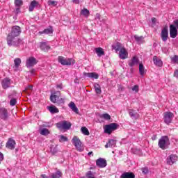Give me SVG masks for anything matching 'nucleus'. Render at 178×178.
Here are the masks:
<instances>
[{"mask_svg": "<svg viewBox=\"0 0 178 178\" xmlns=\"http://www.w3.org/2000/svg\"><path fill=\"white\" fill-rule=\"evenodd\" d=\"M158 145L161 149H168V148H169V145H170L169 137L168 136H162L159 140Z\"/></svg>", "mask_w": 178, "mask_h": 178, "instance_id": "1", "label": "nucleus"}, {"mask_svg": "<svg viewBox=\"0 0 178 178\" xmlns=\"http://www.w3.org/2000/svg\"><path fill=\"white\" fill-rule=\"evenodd\" d=\"M56 126L60 130H69L72 127V123L66 120L58 122L56 124Z\"/></svg>", "mask_w": 178, "mask_h": 178, "instance_id": "2", "label": "nucleus"}, {"mask_svg": "<svg viewBox=\"0 0 178 178\" xmlns=\"http://www.w3.org/2000/svg\"><path fill=\"white\" fill-rule=\"evenodd\" d=\"M58 63H60L63 66H70L72 63H74V60L72 58H65L63 56H58Z\"/></svg>", "mask_w": 178, "mask_h": 178, "instance_id": "3", "label": "nucleus"}, {"mask_svg": "<svg viewBox=\"0 0 178 178\" xmlns=\"http://www.w3.org/2000/svg\"><path fill=\"white\" fill-rule=\"evenodd\" d=\"M118 127H119V124L116 123H111L110 124H107L105 126L104 133L106 134H112V131L118 130Z\"/></svg>", "mask_w": 178, "mask_h": 178, "instance_id": "4", "label": "nucleus"}, {"mask_svg": "<svg viewBox=\"0 0 178 178\" xmlns=\"http://www.w3.org/2000/svg\"><path fill=\"white\" fill-rule=\"evenodd\" d=\"M72 144H74L76 149L77 151H79V152H82V151H84V148H83V146L81 145V141L77 136H74L72 140Z\"/></svg>", "mask_w": 178, "mask_h": 178, "instance_id": "5", "label": "nucleus"}, {"mask_svg": "<svg viewBox=\"0 0 178 178\" xmlns=\"http://www.w3.org/2000/svg\"><path fill=\"white\" fill-rule=\"evenodd\" d=\"M22 33V29L19 26H14L12 27L11 32L8 35H12L13 37H19Z\"/></svg>", "mask_w": 178, "mask_h": 178, "instance_id": "6", "label": "nucleus"}, {"mask_svg": "<svg viewBox=\"0 0 178 178\" xmlns=\"http://www.w3.org/2000/svg\"><path fill=\"white\" fill-rule=\"evenodd\" d=\"M174 115L171 112L164 113V123L166 124H170L172 123V119H173Z\"/></svg>", "mask_w": 178, "mask_h": 178, "instance_id": "7", "label": "nucleus"}, {"mask_svg": "<svg viewBox=\"0 0 178 178\" xmlns=\"http://www.w3.org/2000/svg\"><path fill=\"white\" fill-rule=\"evenodd\" d=\"M168 38H169V31L168 29V26H165L161 30V40L163 42H166V41H168Z\"/></svg>", "mask_w": 178, "mask_h": 178, "instance_id": "8", "label": "nucleus"}, {"mask_svg": "<svg viewBox=\"0 0 178 178\" xmlns=\"http://www.w3.org/2000/svg\"><path fill=\"white\" fill-rule=\"evenodd\" d=\"M60 97V91L54 92L50 95V101L53 104H56L58 102L57 99H59Z\"/></svg>", "mask_w": 178, "mask_h": 178, "instance_id": "9", "label": "nucleus"}, {"mask_svg": "<svg viewBox=\"0 0 178 178\" xmlns=\"http://www.w3.org/2000/svg\"><path fill=\"white\" fill-rule=\"evenodd\" d=\"M38 61L34 57H29L26 60V67H33L35 65H37Z\"/></svg>", "mask_w": 178, "mask_h": 178, "instance_id": "10", "label": "nucleus"}, {"mask_svg": "<svg viewBox=\"0 0 178 178\" xmlns=\"http://www.w3.org/2000/svg\"><path fill=\"white\" fill-rule=\"evenodd\" d=\"M140 62V60H138V57L136 56H134L131 60L128 61V65L129 67H134V66H137Z\"/></svg>", "mask_w": 178, "mask_h": 178, "instance_id": "11", "label": "nucleus"}, {"mask_svg": "<svg viewBox=\"0 0 178 178\" xmlns=\"http://www.w3.org/2000/svg\"><path fill=\"white\" fill-rule=\"evenodd\" d=\"M0 118L2 119V120H8L9 115L6 108H0Z\"/></svg>", "mask_w": 178, "mask_h": 178, "instance_id": "12", "label": "nucleus"}, {"mask_svg": "<svg viewBox=\"0 0 178 178\" xmlns=\"http://www.w3.org/2000/svg\"><path fill=\"white\" fill-rule=\"evenodd\" d=\"M6 147L8 149H15L16 147V141H15V140L10 138L6 144Z\"/></svg>", "mask_w": 178, "mask_h": 178, "instance_id": "13", "label": "nucleus"}, {"mask_svg": "<svg viewBox=\"0 0 178 178\" xmlns=\"http://www.w3.org/2000/svg\"><path fill=\"white\" fill-rule=\"evenodd\" d=\"M170 37L171 38H176L177 37V29L175 25H170Z\"/></svg>", "mask_w": 178, "mask_h": 178, "instance_id": "14", "label": "nucleus"}, {"mask_svg": "<svg viewBox=\"0 0 178 178\" xmlns=\"http://www.w3.org/2000/svg\"><path fill=\"white\" fill-rule=\"evenodd\" d=\"M128 112L130 118L134 120H137L140 118V114L134 109H129Z\"/></svg>", "mask_w": 178, "mask_h": 178, "instance_id": "15", "label": "nucleus"}, {"mask_svg": "<svg viewBox=\"0 0 178 178\" xmlns=\"http://www.w3.org/2000/svg\"><path fill=\"white\" fill-rule=\"evenodd\" d=\"M119 56L120 59H127V56H129V53L127 52V50H126V48L123 47L120 49L119 52Z\"/></svg>", "mask_w": 178, "mask_h": 178, "instance_id": "16", "label": "nucleus"}, {"mask_svg": "<svg viewBox=\"0 0 178 178\" xmlns=\"http://www.w3.org/2000/svg\"><path fill=\"white\" fill-rule=\"evenodd\" d=\"M177 161V156L175 154H171L167 158V164L173 165Z\"/></svg>", "mask_w": 178, "mask_h": 178, "instance_id": "17", "label": "nucleus"}, {"mask_svg": "<svg viewBox=\"0 0 178 178\" xmlns=\"http://www.w3.org/2000/svg\"><path fill=\"white\" fill-rule=\"evenodd\" d=\"M96 165L99 168H106L107 163H106V160L102 158H99L96 161Z\"/></svg>", "mask_w": 178, "mask_h": 178, "instance_id": "18", "label": "nucleus"}, {"mask_svg": "<svg viewBox=\"0 0 178 178\" xmlns=\"http://www.w3.org/2000/svg\"><path fill=\"white\" fill-rule=\"evenodd\" d=\"M1 86L3 90L9 88L10 87V79L5 78L1 82Z\"/></svg>", "mask_w": 178, "mask_h": 178, "instance_id": "19", "label": "nucleus"}, {"mask_svg": "<svg viewBox=\"0 0 178 178\" xmlns=\"http://www.w3.org/2000/svg\"><path fill=\"white\" fill-rule=\"evenodd\" d=\"M34 8H40V3L35 0L31 2L29 8V12H33V10H34Z\"/></svg>", "mask_w": 178, "mask_h": 178, "instance_id": "20", "label": "nucleus"}, {"mask_svg": "<svg viewBox=\"0 0 178 178\" xmlns=\"http://www.w3.org/2000/svg\"><path fill=\"white\" fill-rule=\"evenodd\" d=\"M153 62H154V64L156 66H158L159 67H162V66L163 65V63L162 62V60L158 58V56H154L153 57Z\"/></svg>", "mask_w": 178, "mask_h": 178, "instance_id": "21", "label": "nucleus"}, {"mask_svg": "<svg viewBox=\"0 0 178 178\" xmlns=\"http://www.w3.org/2000/svg\"><path fill=\"white\" fill-rule=\"evenodd\" d=\"M83 76H86V77H89L90 79H98L99 77V75L96 72H85L83 74Z\"/></svg>", "mask_w": 178, "mask_h": 178, "instance_id": "22", "label": "nucleus"}, {"mask_svg": "<svg viewBox=\"0 0 178 178\" xmlns=\"http://www.w3.org/2000/svg\"><path fill=\"white\" fill-rule=\"evenodd\" d=\"M40 49L44 51V52H48L51 49V47L47 44L45 42H40Z\"/></svg>", "mask_w": 178, "mask_h": 178, "instance_id": "23", "label": "nucleus"}, {"mask_svg": "<svg viewBox=\"0 0 178 178\" xmlns=\"http://www.w3.org/2000/svg\"><path fill=\"white\" fill-rule=\"evenodd\" d=\"M17 36H12V35H8L7 44L9 47H12L13 42H15Z\"/></svg>", "mask_w": 178, "mask_h": 178, "instance_id": "24", "label": "nucleus"}, {"mask_svg": "<svg viewBox=\"0 0 178 178\" xmlns=\"http://www.w3.org/2000/svg\"><path fill=\"white\" fill-rule=\"evenodd\" d=\"M123 47H124L119 42H116L115 43H113L112 44V49H115L116 52H118V51H120V49H122V48Z\"/></svg>", "mask_w": 178, "mask_h": 178, "instance_id": "25", "label": "nucleus"}, {"mask_svg": "<svg viewBox=\"0 0 178 178\" xmlns=\"http://www.w3.org/2000/svg\"><path fill=\"white\" fill-rule=\"evenodd\" d=\"M120 177L121 178H136V175L131 172H128L122 173Z\"/></svg>", "mask_w": 178, "mask_h": 178, "instance_id": "26", "label": "nucleus"}, {"mask_svg": "<svg viewBox=\"0 0 178 178\" xmlns=\"http://www.w3.org/2000/svg\"><path fill=\"white\" fill-rule=\"evenodd\" d=\"M54 33V28L52 26H49L42 31H40L39 34H52Z\"/></svg>", "mask_w": 178, "mask_h": 178, "instance_id": "27", "label": "nucleus"}, {"mask_svg": "<svg viewBox=\"0 0 178 178\" xmlns=\"http://www.w3.org/2000/svg\"><path fill=\"white\" fill-rule=\"evenodd\" d=\"M95 52L99 58H101V56H104V55H105V51H104V49L101 47L95 48Z\"/></svg>", "mask_w": 178, "mask_h": 178, "instance_id": "28", "label": "nucleus"}, {"mask_svg": "<svg viewBox=\"0 0 178 178\" xmlns=\"http://www.w3.org/2000/svg\"><path fill=\"white\" fill-rule=\"evenodd\" d=\"M68 106L73 112H74L75 113H79V108H77V106H76L74 102H71Z\"/></svg>", "mask_w": 178, "mask_h": 178, "instance_id": "29", "label": "nucleus"}, {"mask_svg": "<svg viewBox=\"0 0 178 178\" xmlns=\"http://www.w3.org/2000/svg\"><path fill=\"white\" fill-rule=\"evenodd\" d=\"M47 109L52 114H54V113H59V109H58V108H56V106H48Z\"/></svg>", "mask_w": 178, "mask_h": 178, "instance_id": "30", "label": "nucleus"}, {"mask_svg": "<svg viewBox=\"0 0 178 178\" xmlns=\"http://www.w3.org/2000/svg\"><path fill=\"white\" fill-rule=\"evenodd\" d=\"M134 39L136 42H138V44H143L144 42V36H138L137 35H135Z\"/></svg>", "mask_w": 178, "mask_h": 178, "instance_id": "31", "label": "nucleus"}, {"mask_svg": "<svg viewBox=\"0 0 178 178\" xmlns=\"http://www.w3.org/2000/svg\"><path fill=\"white\" fill-rule=\"evenodd\" d=\"M21 44H22V39L19 38H15V40L14 42H13L12 46L13 47H19L21 45Z\"/></svg>", "mask_w": 178, "mask_h": 178, "instance_id": "32", "label": "nucleus"}, {"mask_svg": "<svg viewBox=\"0 0 178 178\" xmlns=\"http://www.w3.org/2000/svg\"><path fill=\"white\" fill-rule=\"evenodd\" d=\"M94 87L96 94H101V92H102V90H101V86H99V84L95 83L94 84Z\"/></svg>", "mask_w": 178, "mask_h": 178, "instance_id": "33", "label": "nucleus"}, {"mask_svg": "<svg viewBox=\"0 0 178 178\" xmlns=\"http://www.w3.org/2000/svg\"><path fill=\"white\" fill-rule=\"evenodd\" d=\"M139 73L140 76H144L145 73V67H144V65H143V63L139 64Z\"/></svg>", "mask_w": 178, "mask_h": 178, "instance_id": "34", "label": "nucleus"}, {"mask_svg": "<svg viewBox=\"0 0 178 178\" xmlns=\"http://www.w3.org/2000/svg\"><path fill=\"white\" fill-rule=\"evenodd\" d=\"M62 176V172L60 171H57L53 174H51V178H60Z\"/></svg>", "mask_w": 178, "mask_h": 178, "instance_id": "35", "label": "nucleus"}, {"mask_svg": "<svg viewBox=\"0 0 178 178\" xmlns=\"http://www.w3.org/2000/svg\"><path fill=\"white\" fill-rule=\"evenodd\" d=\"M81 133L84 134V136H90V131H88V129L86 127H83L81 129Z\"/></svg>", "mask_w": 178, "mask_h": 178, "instance_id": "36", "label": "nucleus"}, {"mask_svg": "<svg viewBox=\"0 0 178 178\" xmlns=\"http://www.w3.org/2000/svg\"><path fill=\"white\" fill-rule=\"evenodd\" d=\"M108 146L111 148H113L114 147H116V140L111 139L108 140Z\"/></svg>", "mask_w": 178, "mask_h": 178, "instance_id": "37", "label": "nucleus"}, {"mask_svg": "<svg viewBox=\"0 0 178 178\" xmlns=\"http://www.w3.org/2000/svg\"><path fill=\"white\" fill-rule=\"evenodd\" d=\"M14 63H15V67H19V66H20L22 63V59H20V58H16L14 60Z\"/></svg>", "mask_w": 178, "mask_h": 178, "instance_id": "38", "label": "nucleus"}, {"mask_svg": "<svg viewBox=\"0 0 178 178\" xmlns=\"http://www.w3.org/2000/svg\"><path fill=\"white\" fill-rule=\"evenodd\" d=\"M81 15H83V16H86L87 17L90 16V10H87V8H84L81 10Z\"/></svg>", "mask_w": 178, "mask_h": 178, "instance_id": "39", "label": "nucleus"}, {"mask_svg": "<svg viewBox=\"0 0 178 178\" xmlns=\"http://www.w3.org/2000/svg\"><path fill=\"white\" fill-rule=\"evenodd\" d=\"M40 134L42 136H48V134H49V130H48L47 128H43L40 131Z\"/></svg>", "mask_w": 178, "mask_h": 178, "instance_id": "40", "label": "nucleus"}, {"mask_svg": "<svg viewBox=\"0 0 178 178\" xmlns=\"http://www.w3.org/2000/svg\"><path fill=\"white\" fill-rule=\"evenodd\" d=\"M100 118L104 119L105 120H111V115L108 113H104L100 115Z\"/></svg>", "mask_w": 178, "mask_h": 178, "instance_id": "41", "label": "nucleus"}, {"mask_svg": "<svg viewBox=\"0 0 178 178\" xmlns=\"http://www.w3.org/2000/svg\"><path fill=\"white\" fill-rule=\"evenodd\" d=\"M29 91H33V86L32 85H29L28 87L25 88L24 90V92H26L28 94V95H30V92Z\"/></svg>", "mask_w": 178, "mask_h": 178, "instance_id": "42", "label": "nucleus"}, {"mask_svg": "<svg viewBox=\"0 0 178 178\" xmlns=\"http://www.w3.org/2000/svg\"><path fill=\"white\" fill-rule=\"evenodd\" d=\"M50 152H51V154L53 155H55V154H56V152H58V147L52 145L50 147Z\"/></svg>", "mask_w": 178, "mask_h": 178, "instance_id": "43", "label": "nucleus"}, {"mask_svg": "<svg viewBox=\"0 0 178 178\" xmlns=\"http://www.w3.org/2000/svg\"><path fill=\"white\" fill-rule=\"evenodd\" d=\"M59 141L60 143H65L66 141H69V139L67 138V137L63 136V135H60L59 136Z\"/></svg>", "mask_w": 178, "mask_h": 178, "instance_id": "44", "label": "nucleus"}, {"mask_svg": "<svg viewBox=\"0 0 178 178\" xmlns=\"http://www.w3.org/2000/svg\"><path fill=\"white\" fill-rule=\"evenodd\" d=\"M15 5L17 6V8H20L23 5V1L22 0H15Z\"/></svg>", "mask_w": 178, "mask_h": 178, "instance_id": "45", "label": "nucleus"}, {"mask_svg": "<svg viewBox=\"0 0 178 178\" xmlns=\"http://www.w3.org/2000/svg\"><path fill=\"white\" fill-rule=\"evenodd\" d=\"M48 5L49 6H56V5H58V1L49 0L48 1Z\"/></svg>", "mask_w": 178, "mask_h": 178, "instance_id": "46", "label": "nucleus"}, {"mask_svg": "<svg viewBox=\"0 0 178 178\" xmlns=\"http://www.w3.org/2000/svg\"><path fill=\"white\" fill-rule=\"evenodd\" d=\"M141 170H142V173H143V175H148V173H149V170L148 169L147 167L142 168Z\"/></svg>", "mask_w": 178, "mask_h": 178, "instance_id": "47", "label": "nucleus"}, {"mask_svg": "<svg viewBox=\"0 0 178 178\" xmlns=\"http://www.w3.org/2000/svg\"><path fill=\"white\" fill-rule=\"evenodd\" d=\"M171 62H173V63H178V56H174L173 57H171Z\"/></svg>", "mask_w": 178, "mask_h": 178, "instance_id": "48", "label": "nucleus"}, {"mask_svg": "<svg viewBox=\"0 0 178 178\" xmlns=\"http://www.w3.org/2000/svg\"><path fill=\"white\" fill-rule=\"evenodd\" d=\"M58 105H61V104H65V99L63 98L58 99L57 103Z\"/></svg>", "mask_w": 178, "mask_h": 178, "instance_id": "49", "label": "nucleus"}, {"mask_svg": "<svg viewBox=\"0 0 178 178\" xmlns=\"http://www.w3.org/2000/svg\"><path fill=\"white\" fill-rule=\"evenodd\" d=\"M16 99H12L10 101V105L11 106H15V105H16Z\"/></svg>", "mask_w": 178, "mask_h": 178, "instance_id": "50", "label": "nucleus"}, {"mask_svg": "<svg viewBox=\"0 0 178 178\" xmlns=\"http://www.w3.org/2000/svg\"><path fill=\"white\" fill-rule=\"evenodd\" d=\"M138 85H135L133 88H132V91H135V92H138Z\"/></svg>", "mask_w": 178, "mask_h": 178, "instance_id": "51", "label": "nucleus"}, {"mask_svg": "<svg viewBox=\"0 0 178 178\" xmlns=\"http://www.w3.org/2000/svg\"><path fill=\"white\" fill-rule=\"evenodd\" d=\"M172 25L176 27L177 30H178V19L174 20Z\"/></svg>", "mask_w": 178, "mask_h": 178, "instance_id": "52", "label": "nucleus"}, {"mask_svg": "<svg viewBox=\"0 0 178 178\" xmlns=\"http://www.w3.org/2000/svg\"><path fill=\"white\" fill-rule=\"evenodd\" d=\"M95 19L96 20H99L101 22V15L99 13H97L95 15Z\"/></svg>", "mask_w": 178, "mask_h": 178, "instance_id": "53", "label": "nucleus"}, {"mask_svg": "<svg viewBox=\"0 0 178 178\" xmlns=\"http://www.w3.org/2000/svg\"><path fill=\"white\" fill-rule=\"evenodd\" d=\"M152 23L154 26H155V24H156V18L155 17H152Z\"/></svg>", "mask_w": 178, "mask_h": 178, "instance_id": "54", "label": "nucleus"}, {"mask_svg": "<svg viewBox=\"0 0 178 178\" xmlns=\"http://www.w3.org/2000/svg\"><path fill=\"white\" fill-rule=\"evenodd\" d=\"M3 161V154H2L1 152H0V161Z\"/></svg>", "mask_w": 178, "mask_h": 178, "instance_id": "55", "label": "nucleus"}, {"mask_svg": "<svg viewBox=\"0 0 178 178\" xmlns=\"http://www.w3.org/2000/svg\"><path fill=\"white\" fill-rule=\"evenodd\" d=\"M72 2H73L74 3L78 4V3H79L80 0H72Z\"/></svg>", "mask_w": 178, "mask_h": 178, "instance_id": "56", "label": "nucleus"}, {"mask_svg": "<svg viewBox=\"0 0 178 178\" xmlns=\"http://www.w3.org/2000/svg\"><path fill=\"white\" fill-rule=\"evenodd\" d=\"M41 177H42V178H49V177H48V176H47V175H45V174L42 175H41Z\"/></svg>", "mask_w": 178, "mask_h": 178, "instance_id": "57", "label": "nucleus"}, {"mask_svg": "<svg viewBox=\"0 0 178 178\" xmlns=\"http://www.w3.org/2000/svg\"><path fill=\"white\" fill-rule=\"evenodd\" d=\"M62 86H63L62 84H59L56 86L57 88H60V90H62Z\"/></svg>", "mask_w": 178, "mask_h": 178, "instance_id": "58", "label": "nucleus"}, {"mask_svg": "<svg viewBox=\"0 0 178 178\" xmlns=\"http://www.w3.org/2000/svg\"><path fill=\"white\" fill-rule=\"evenodd\" d=\"M88 156H91V155L93 156H94V153L92 152H90L88 154Z\"/></svg>", "mask_w": 178, "mask_h": 178, "instance_id": "59", "label": "nucleus"}, {"mask_svg": "<svg viewBox=\"0 0 178 178\" xmlns=\"http://www.w3.org/2000/svg\"><path fill=\"white\" fill-rule=\"evenodd\" d=\"M19 12H20V8L18 7L16 8V13H19Z\"/></svg>", "mask_w": 178, "mask_h": 178, "instance_id": "60", "label": "nucleus"}, {"mask_svg": "<svg viewBox=\"0 0 178 178\" xmlns=\"http://www.w3.org/2000/svg\"><path fill=\"white\" fill-rule=\"evenodd\" d=\"M34 72H35V70L32 69V70H31V74H34Z\"/></svg>", "mask_w": 178, "mask_h": 178, "instance_id": "61", "label": "nucleus"}, {"mask_svg": "<svg viewBox=\"0 0 178 178\" xmlns=\"http://www.w3.org/2000/svg\"><path fill=\"white\" fill-rule=\"evenodd\" d=\"M74 83H75L76 84H79V79H76L74 80Z\"/></svg>", "mask_w": 178, "mask_h": 178, "instance_id": "62", "label": "nucleus"}, {"mask_svg": "<svg viewBox=\"0 0 178 178\" xmlns=\"http://www.w3.org/2000/svg\"><path fill=\"white\" fill-rule=\"evenodd\" d=\"M105 148H109V144L106 143V145H105Z\"/></svg>", "mask_w": 178, "mask_h": 178, "instance_id": "63", "label": "nucleus"}, {"mask_svg": "<svg viewBox=\"0 0 178 178\" xmlns=\"http://www.w3.org/2000/svg\"><path fill=\"white\" fill-rule=\"evenodd\" d=\"M156 136H154L152 138V140H156Z\"/></svg>", "mask_w": 178, "mask_h": 178, "instance_id": "64", "label": "nucleus"}]
</instances>
